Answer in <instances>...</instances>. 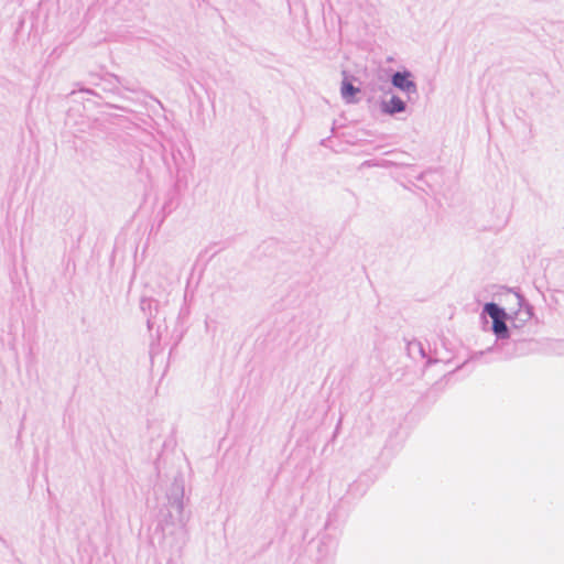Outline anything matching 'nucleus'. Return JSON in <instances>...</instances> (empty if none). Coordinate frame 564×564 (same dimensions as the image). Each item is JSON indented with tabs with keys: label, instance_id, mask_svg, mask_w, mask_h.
<instances>
[{
	"label": "nucleus",
	"instance_id": "1a4fd4ad",
	"mask_svg": "<svg viewBox=\"0 0 564 564\" xmlns=\"http://www.w3.org/2000/svg\"><path fill=\"white\" fill-rule=\"evenodd\" d=\"M406 110V101L400 98L398 95H392L390 99H382L380 101V111L383 115L394 116L397 113L404 112Z\"/></svg>",
	"mask_w": 564,
	"mask_h": 564
},
{
	"label": "nucleus",
	"instance_id": "f8f14e48",
	"mask_svg": "<svg viewBox=\"0 0 564 564\" xmlns=\"http://www.w3.org/2000/svg\"><path fill=\"white\" fill-rule=\"evenodd\" d=\"M503 301H499L500 303H503L508 305V307L512 306L514 307V301L510 300L509 297L502 296ZM509 311V308H507Z\"/></svg>",
	"mask_w": 564,
	"mask_h": 564
},
{
	"label": "nucleus",
	"instance_id": "20e7f679",
	"mask_svg": "<svg viewBox=\"0 0 564 564\" xmlns=\"http://www.w3.org/2000/svg\"><path fill=\"white\" fill-rule=\"evenodd\" d=\"M408 69L397 70L391 75V84L394 88L406 94L408 101L414 102L419 99L417 85Z\"/></svg>",
	"mask_w": 564,
	"mask_h": 564
},
{
	"label": "nucleus",
	"instance_id": "f03ea898",
	"mask_svg": "<svg viewBox=\"0 0 564 564\" xmlns=\"http://www.w3.org/2000/svg\"><path fill=\"white\" fill-rule=\"evenodd\" d=\"M498 300L503 301L502 296L509 297L514 301V307L510 306L509 312V322L511 327L514 329H520L523 327L534 315L533 306L527 301L524 295L514 289H510L507 286H501L499 292L497 293Z\"/></svg>",
	"mask_w": 564,
	"mask_h": 564
},
{
	"label": "nucleus",
	"instance_id": "4468645a",
	"mask_svg": "<svg viewBox=\"0 0 564 564\" xmlns=\"http://www.w3.org/2000/svg\"><path fill=\"white\" fill-rule=\"evenodd\" d=\"M330 516L328 517L326 523H325V530H328L330 528Z\"/></svg>",
	"mask_w": 564,
	"mask_h": 564
},
{
	"label": "nucleus",
	"instance_id": "39448f33",
	"mask_svg": "<svg viewBox=\"0 0 564 564\" xmlns=\"http://www.w3.org/2000/svg\"><path fill=\"white\" fill-rule=\"evenodd\" d=\"M498 354L499 359H511L516 356H518L517 351V344L516 341L507 340H500L496 343L494 346L488 347L486 350H480L477 352H474L470 357L471 360L478 359L480 356L485 354Z\"/></svg>",
	"mask_w": 564,
	"mask_h": 564
},
{
	"label": "nucleus",
	"instance_id": "423d86ee",
	"mask_svg": "<svg viewBox=\"0 0 564 564\" xmlns=\"http://www.w3.org/2000/svg\"><path fill=\"white\" fill-rule=\"evenodd\" d=\"M140 308L147 316V326L151 332L160 317V302L152 297H142L140 300Z\"/></svg>",
	"mask_w": 564,
	"mask_h": 564
},
{
	"label": "nucleus",
	"instance_id": "ddd939ff",
	"mask_svg": "<svg viewBox=\"0 0 564 564\" xmlns=\"http://www.w3.org/2000/svg\"><path fill=\"white\" fill-rule=\"evenodd\" d=\"M76 86L78 87V90L79 91H83V93H86V94H90V95H96V93L90 89V88H85V87H82L79 86V84L77 83Z\"/></svg>",
	"mask_w": 564,
	"mask_h": 564
},
{
	"label": "nucleus",
	"instance_id": "7ed1b4c3",
	"mask_svg": "<svg viewBox=\"0 0 564 564\" xmlns=\"http://www.w3.org/2000/svg\"><path fill=\"white\" fill-rule=\"evenodd\" d=\"M481 316H489L491 318L490 329L496 336L497 343L511 338V329L507 324L510 318L507 314V307L495 302H488L482 306Z\"/></svg>",
	"mask_w": 564,
	"mask_h": 564
},
{
	"label": "nucleus",
	"instance_id": "2eb2a0df",
	"mask_svg": "<svg viewBox=\"0 0 564 564\" xmlns=\"http://www.w3.org/2000/svg\"><path fill=\"white\" fill-rule=\"evenodd\" d=\"M433 362H436V360H432V359H429V360H427V365H431V364H433Z\"/></svg>",
	"mask_w": 564,
	"mask_h": 564
},
{
	"label": "nucleus",
	"instance_id": "9b49d317",
	"mask_svg": "<svg viewBox=\"0 0 564 564\" xmlns=\"http://www.w3.org/2000/svg\"><path fill=\"white\" fill-rule=\"evenodd\" d=\"M171 155H172V160H173V162H174V165H175L176 167H178V166H180V164H181V162H180V161H181V159H183V158H182V153H181V151H180L178 149H177V150H175V149H174V147H172V148H171Z\"/></svg>",
	"mask_w": 564,
	"mask_h": 564
},
{
	"label": "nucleus",
	"instance_id": "6e6552de",
	"mask_svg": "<svg viewBox=\"0 0 564 564\" xmlns=\"http://www.w3.org/2000/svg\"><path fill=\"white\" fill-rule=\"evenodd\" d=\"M343 80L340 85V95L346 104L358 102L357 95L360 93V88L352 84L355 77L349 76L347 70H343Z\"/></svg>",
	"mask_w": 564,
	"mask_h": 564
},
{
	"label": "nucleus",
	"instance_id": "9d476101",
	"mask_svg": "<svg viewBox=\"0 0 564 564\" xmlns=\"http://www.w3.org/2000/svg\"><path fill=\"white\" fill-rule=\"evenodd\" d=\"M406 352L408 356L413 360L426 358L424 346L417 339H412L406 343Z\"/></svg>",
	"mask_w": 564,
	"mask_h": 564
},
{
	"label": "nucleus",
	"instance_id": "f257e3e1",
	"mask_svg": "<svg viewBox=\"0 0 564 564\" xmlns=\"http://www.w3.org/2000/svg\"><path fill=\"white\" fill-rule=\"evenodd\" d=\"M166 513L162 512V531L164 534L163 547H166L171 556L180 557L187 542L186 521L184 511V479L176 476L167 494Z\"/></svg>",
	"mask_w": 564,
	"mask_h": 564
},
{
	"label": "nucleus",
	"instance_id": "0eeeda50",
	"mask_svg": "<svg viewBox=\"0 0 564 564\" xmlns=\"http://www.w3.org/2000/svg\"><path fill=\"white\" fill-rule=\"evenodd\" d=\"M337 549V540L333 534L324 533L319 538L317 547L318 557L317 561L333 560Z\"/></svg>",
	"mask_w": 564,
	"mask_h": 564
}]
</instances>
